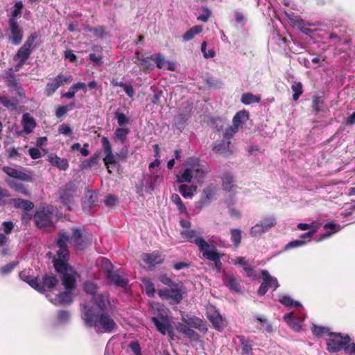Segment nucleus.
<instances>
[{
	"label": "nucleus",
	"mask_w": 355,
	"mask_h": 355,
	"mask_svg": "<svg viewBox=\"0 0 355 355\" xmlns=\"http://www.w3.org/2000/svg\"><path fill=\"white\" fill-rule=\"evenodd\" d=\"M222 182L223 189L227 192L231 191L234 187V178L233 175L230 172L224 174Z\"/></svg>",
	"instance_id": "nucleus-34"
},
{
	"label": "nucleus",
	"mask_w": 355,
	"mask_h": 355,
	"mask_svg": "<svg viewBox=\"0 0 355 355\" xmlns=\"http://www.w3.org/2000/svg\"><path fill=\"white\" fill-rule=\"evenodd\" d=\"M146 293L148 297H153L155 293V288L152 282L150 280L144 282Z\"/></svg>",
	"instance_id": "nucleus-60"
},
{
	"label": "nucleus",
	"mask_w": 355,
	"mask_h": 355,
	"mask_svg": "<svg viewBox=\"0 0 355 355\" xmlns=\"http://www.w3.org/2000/svg\"><path fill=\"white\" fill-rule=\"evenodd\" d=\"M82 318L86 326L101 329L106 333H111L118 327L107 311L94 312V307H88L87 305L83 306Z\"/></svg>",
	"instance_id": "nucleus-2"
},
{
	"label": "nucleus",
	"mask_w": 355,
	"mask_h": 355,
	"mask_svg": "<svg viewBox=\"0 0 355 355\" xmlns=\"http://www.w3.org/2000/svg\"><path fill=\"white\" fill-rule=\"evenodd\" d=\"M312 332L313 335L317 337H322L325 334L329 336V334L331 333L328 327L318 326L316 324H313L312 328Z\"/></svg>",
	"instance_id": "nucleus-53"
},
{
	"label": "nucleus",
	"mask_w": 355,
	"mask_h": 355,
	"mask_svg": "<svg viewBox=\"0 0 355 355\" xmlns=\"http://www.w3.org/2000/svg\"><path fill=\"white\" fill-rule=\"evenodd\" d=\"M327 350L329 353H337L344 349L346 354H349V352L346 349L350 345L351 338L349 336H343L340 333L332 332L326 340Z\"/></svg>",
	"instance_id": "nucleus-4"
},
{
	"label": "nucleus",
	"mask_w": 355,
	"mask_h": 355,
	"mask_svg": "<svg viewBox=\"0 0 355 355\" xmlns=\"http://www.w3.org/2000/svg\"><path fill=\"white\" fill-rule=\"evenodd\" d=\"M38 38V34L36 32L32 33L26 39L23 46L26 47L27 49H30V51H33L38 47V44L35 42V41Z\"/></svg>",
	"instance_id": "nucleus-38"
},
{
	"label": "nucleus",
	"mask_w": 355,
	"mask_h": 355,
	"mask_svg": "<svg viewBox=\"0 0 355 355\" xmlns=\"http://www.w3.org/2000/svg\"><path fill=\"white\" fill-rule=\"evenodd\" d=\"M150 59H151L156 63V66L159 69L163 68L166 62L164 57L160 53H157L155 55H151L150 57Z\"/></svg>",
	"instance_id": "nucleus-58"
},
{
	"label": "nucleus",
	"mask_w": 355,
	"mask_h": 355,
	"mask_svg": "<svg viewBox=\"0 0 355 355\" xmlns=\"http://www.w3.org/2000/svg\"><path fill=\"white\" fill-rule=\"evenodd\" d=\"M101 144L105 154V157L103 159L104 165L108 173L112 174L113 170L118 171L120 168V159H124L126 157L121 154L114 155L113 153L112 145L107 137H103L101 139Z\"/></svg>",
	"instance_id": "nucleus-3"
},
{
	"label": "nucleus",
	"mask_w": 355,
	"mask_h": 355,
	"mask_svg": "<svg viewBox=\"0 0 355 355\" xmlns=\"http://www.w3.org/2000/svg\"><path fill=\"white\" fill-rule=\"evenodd\" d=\"M94 53L89 55V60L94 63V66L101 67L103 64V55L102 53V48L98 46H94L92 49Z\"/></svg>",
	"instance_id": "nucleus-25"
},
{
	"label": "nucleus",
	"mask_w": 355,
	"mask_h": 355,
	"mask_svg": "<svg viewBox=\"0 0 355 355\" xmlns=\"http://www.w3.org/2000/svg\"><path fill=\"white\" fill-rule=\"evenodd\" d=\"M196 231L193 230H182L180 232V235L182 239L190 243H193L195 244L198 239H204L202 237L196 236Z\"/></svg>",
	"instance_id": "nucleus-37"
},
{
	"label": "nucleus",
	"mask_w": 355,
	"mask_h": 355,
	"mask_svg": "<svg viewBox=\"0 0 355 355\" xmlns=\"http://www.w3.org/2000/svg\"><path fill=\"white\" fill-rule=\"evenodd\" d=\"M71 75H65L62 73H58L51 82L47 83L44 94L47 96H51L56 90L64 84H69L73 81Z\"/></svg>",
	"instance_id": "nucleus-9"
},
{
	"label": "nucleus",
	"mask_w": 355,
	"mask_h": 355,
	"mask_svg": "<svg viewBox=\"0 0 355 355\" xmlns=\"http://www.w3.org/2000/svg\"><path fill=\"white\" fill-rule=\"evenodd\" d=\"M196 245L198 247L202 257L209 261H214L225 255L223 253L219 252L215 248L213 250H209L210 246L205 239H198Z\"/></svg>",
	"instance_id": "nucleus-11"
},
{
	"label": "nucleus",
	"mask_w": 355,
	"mask_h": 355,
	"mask_svg": "<svg viewBox=\"0 0 355 355\" xmlns=\"http://www.w3.org/2000/svg\"><path fill=\"white\" fill-rule=\"evenodd\" d=\"M83 289L85 293L94 296L97 295V291L98 287L96 283L92 281H87L84 283Z\"/></svg>",
	"instance_id": "nucleus-50"
},
{
	"label": "nucleus",
	"mask_w": 355,
	"mask_h": 355,
	"mask_svg": "<svg viewBox=\"0 0 355 355\" xmlns=\"http://www.w3.org/2000/svg\"><path fill=\"white\" fill-rule=\"evenodd\" d=\"M159 318L162 322L157 317L151 318V320L155 325L157 330L163 335H165L166 332L170 334L171 332V325L169 324L168 316L159 314Z\"/></svg>",
	"instance_id": "nucleus-18"
},
{
	"label": "nucleus",
	"mask_w": 355,
	"mask_h": 355,
	"mask_svg": "<svg viewBox=\"0 0 355 355\" xmlns=\"http://www.w3.org/2000/svg\"><path fill=\"white\" fill-rule=\"evenodd\" d=\"M6 183L11 189H15L17 192L26 196H29V192L24 184L10 180H6Z\"/></svg>",
	"instance_id": "nucleus-39"
},
{
	"label": "nucleus",
	"mask_w": 355,
	"mask_h": 355,
	"mask_svg": "<svg viewBox=\"0 0 355 355\" xmlns=\"http://www.w3.org/2000/svg\"><path fill=\"white\" fill-rule=\"evenodd\" d=\"M76 189V184L70 181L59 190L60 200L68 210H71V205L74 204Z\"/></svg>",
	"instance_id": "nucleus-8"
},
{
	"label": "nucleus",
	"mask_w": 355,
	"mask_h": 355,
	"mask_svg": "<svg viewBox=\"0 0 355 355\" xmlns=\"http://www.w3.org/2000/svg\"><path fill=\"white\" fill-rule=\"evenodd\" d=\"M203 14L197 17V19L200 21L207 22L209 17L211 16V12L207 6L202 8Z\"/></svg>",
	"instance_id": "nucleus-61"
},
{
	"label": "nucleus",
	"mask_w": 355,
	"mask_h": 355,
	"mask_svg": "<svg viewBox=\"0 0 355 355\" xmlns=\"http://www.w3.org/2000/svg\"><path fill=\"white\" fill-rule=\"evenodd\" d=\"M239 129L233 125L227 128L224 132V137L225 139H231L237 132Z\"/></svg>",
	"instance_id": "nucleus-64"
},
{
	"label": "nucleus",
	"mask_w": 355,
	"mask_h": 355,
	"mask_svg": "<svg viewBox=\"0 0 355 355\" xmlns=\"http://www.w3.org/2000/svg\"><path fill=\"white\" fill-rule=\"evenodd\" d=\"M106 279L109 281L111 284L115 286L123 288L126 289L128 286V279L122 277L118 270H114L112 266L110 268H107L103 270Z\"/></svg>",
	"instance_id": "nucleus-13"
},
{
	"label": "nucleus",
	"mask_w": 355,
	"mask_h": 355,
	"mask_svg": "<svg viewBox=\"0 0 355 355\" xmlns=\"http://www.w3.org/2000/svg\"><path fill=\"white\" fill-rule=\"evenodd\" d=\"M59 284V279L52 272L45 273L41 279H38L37 291L44 293L46 291H53Z\"/></svg>",
	"instance_id": "nucleus-10"
},
{
	"label": "nucleus",
	"mask_w": 355,
	"mask_h": 355,
	"mask_svg": "<svg viewBox=\"0 0 355 355\" xmlns=\"http://www.w3.org/2000/svg\"><path fill=\"white\" fill-rule=\"evenodd\" d=\"M18 265V261L10 262L1 268L0 272L2 275H8Z\"/></svg>",
	"instance_id": "nucleus-59"
},
{
	"label": "nucleus",
	"mask_w": 355,
	"mask_h": 355,
	"mask_svg": "<svg viewBox=\"0 0 355 355\" xmlns=\"http://www.w3.org/2000/svg\"><path fill=\"white\" fill-rule=\"evenodd\" d=\"M231 241L234 246L237 248L241 243V230L239 228L230 230Z\"/></svg>",
	"instance_id": "nucleus-47"
},
{
	"label": "nucleus",
	"mask_w": 355,
	"mask_h": 355,
	"mask_svg": "<svg viewBox=\"0 0 355 355\" xmlns=\"http://www.w3.org/2000/svg\"><path fill=\"white\" fill-rule=\"evenodd\" d=\"M324 104V98L320 96H313L312 97V105L311 107L315 114H318L322 110V105Z\"/></svg>",
	"instance_id": "nucleus-42"
},
{
	"label": "nucleus",
	"mask_w": 355,
	"mask_h": 355,
	"mask_svg": "<svg viewBox=\"0 0 355 355\" xmlns=\"http://www.w3.org/2000/svg\"><path fill=\"white\" fill-rule=\"evenodd\" d=\"M141 258L149 266H155L164 262V255L158 252H154L153 253H143Z\"/></svg>",
	"instance_id": "nucleus-21"
},
{
	"label": "nucleus",
	"mask_w": 355,
	"mask_h": 355,
	"mask_svg": "<svg viewBox=\"0 0 355 355\" xmlns=\"http://www.w3.org/2000/svg\"><path fill=\"white\" fill-rule=\"evenodd\" d=\"M239 338L241 347V354L242 355H250L252 353V340H250L248 338H245V337L243 335L237 336Z\"/></svg>",
	"instance_id": "nucleus-29"
},
{
	"label": "nucleus",
	"mask_w": 355,
	"mask_h": 355,
	"mask_svg": "<svg viewBox=\"0 0 355 355\" xmlns=\"http://www.w3.org/2000/svg\"><path fill=\"white\" fill-rule=\"evenodd\" d=\"M19 276L23 281L26 282L29 286H31L32 288L37 291L39 279L37 277H34L28 275H26L24 271L20 272Z\"/></svg>",
	"instance_id": "nucleus-48"
},
{
	"label": "nucleus",
	"mask_w": 355,
	"mask_h": 355,
	"mask_svg": "<svg viewBox=\"0 0 355 355\" xmlns=\"http://www.w3.org/2000/svg\"><path fill=\"white\" fill-rule=\"evenodd\" d=\"M241 101L244 105L258 103L261 101V97L259 95H255L250 92L243 93L241 96Z\"/></svg>",
	"instance_id": "nucleus-35"
},
{
	"label": "nucleus",
	"mask_w": 355,
	"mask_h": 355,
	"mask_svg": "<svg viewBox=\"0 0 355 355\" xmlns=\"http://www.w3.org/2000/svg\"><path fill=\"white\" fill-rule=\"evenodd\" d=\"M193 178V174L191 169L190 168H186L182 174L180 176H177V182H191Z\"/></svg>",
	"instance_id": "nucleus-56"
},
{
	"label": "nucleus",
	"mask_w": 355,
	"mask_h": 355,
	"mask_svg": "<svg viewBox=\"0 0 355 355\" xmlns=\"http://www.w3.org/2000/svg\"><path fill=\"white\" fill-rule=\"evenodd\" d=\"M217 189L214 185H209L206 187L202 191V198L199 202L200 207L207 205L211 200L216 197Z\"/></svg>",
	"instance_id": "nucleus-22"
},
{
	"label": "nucleus",
	"mask_w": 355,
	"mask_h": 355,
	"mask_svg": "<svg viewBox=\"0 0 355 355\" xmlns=\"http://www.w3.org/2000/svg\"><path fill=\"white\" fill-rule=\"evenodd\" d=\"M99 159L100 153H95L89 158L83 160L80 165V168L82 170L91 168L98 164Z\"/></svg>",
	"instance_id": "nucleus-31"
},
{
	"label": "nucleus",
	"mask_w": 355,
	"mask_h": 355,
	"mask_svg": "<svg viewBox=\"0 0 355 355\" xmlns=\"http://www.w3.org/2000/svg\"><path fill=\"white\" fill-rule=\"evenodd\" d=\"M182 320L190 328L197 329L202 332H207L208 330L206 322L197 316L193 315L189 317L187 319L182 317Z\"/></svg>",
	"instance_id": "nucleus-20"
},
{
	"label": "nucleus",
	"mask_w": 355,
	"mask_h": 355,
	"mask_svg": "<svg viewBox=\"0 0 355 355\" xmlns=\"http://www.w3.org/2000/svg\"><path fill=\"white\" fill-rule=\"evenodd\" d=\"M13 205L15 208L23 209L25 211H29L34 207L33 202L22 198H15L12 200Z\"/></svg>",
	"instance_id": "nucleus-32"
},
{
	"label": "nucleus",
	"mask_w": 355,
	"mask_h": 355,
	"mask_svg": "<svg viewBox=\"0 0 355 355\" xmlns=\"http://www.w3.org/2000/svg\"><path fill=\"white\" fill-rule=\"evenodd\" d=\"M48 162L55 167H57L60 170L66 171L69 168V162L67 159L60 158V157L51 154L48 156Z\"/></svg>",
	"instance_id": "nucleus-24"
},
{
	"label": "nucleus",
	"mask_w": 355,
	"mask_h": 355,
	"mask_svg": "<svg viewBox=\"0 0 355 355\" xmlns=\"http://www.w3.org/2000/svg\"><path fill=\"white\" fill-rule=\"evenodd\" d=\"M277 221L275 217H266L251 228L250 234L251 236L254 237L260 236L263 233L269 231L272 227H275Z\"/></svg>",
	"instance_id": "nucleus-12"
},
{
	"label": "nucleus",
	"mask_w": 355,
	"mask_h": 355,
	"mask_svg": "<svg viewBox=\"0 0 355 355\" xmlns=\"http://www.w3.org/2000/svg\"><path fill=\"white\" fill-rule=\"evenodd\" d=\"M71 291H65L58 295L60 304H70L73 301L71 294Z\"/></svg>",
	"instance_id": "nucleus-54"
},
{
	"label": "nucleus",
	"mask_w": 355,
	"mask_h": 355,
	"mask_svg": "<svg viewBox=\"0 0 355 355\" xmlns=\"http://www.w3.org/2000/svg\"><path fill=\"white\" fill-rule=\"evenodd\" d=\"M71 236L68 234L69 241L67 244L71 243L74 246L75 249L78 250H84L87 246L92 244V235L85 234L82 228L73 226L71 227ZM62 231H65L69 234L66 230H62Z\"/></svg>",
	"instance_id": "nucleus-5"
},
{
	"label": "nucleus",
	"mask_w": 355,
	"mask_h": 355,
	"mask_svg": "<svg viewBox=\"0 0 355 355\" xmlns=\"http://www.w3.org/2000/svg\"><path fill=\"white\" fill-rule=\"evenodd\" d=\"M171 199L172 202L177 205V208L180 213L187 214L186 206L177 193L172 194Z\"/></svg>",
	"instance_id": "nucleus-52"
},
{
	"label": "nucleus",
	"mask_w": 355,
	"mask_h": 355,
	"mask_svg": "<svg viewBox=\"0 0 355 355\" xmlns=\"http://www.w3.org/2000/svg\"><path fill=\"white\" fill-rule=\"evenodd\" d=\"M1 104L10 110H17V105H18V100L17 98L12 97L8 98L6 96H1Z\"/></svg>",
	"instance_id": "nucleus-41"
},
{
	"label": "nucleus",
	"mask_w": 355,
	"mask_h": 355,
	"mask_svg": "<svg viewBox=\"0 0 355 355\" xmlns=\"http://www.w3.org/2000/svg\"><path fill=\"white\" fill-rule=\"evenodd\" d=\"M261 274L263 282L266 283V285H267L269 288H272L273 290H276L279 286L277 278L272 277L268 270H262Z\"/></svg>",
	"instance_id": "nucleus-28"
},
{
	"label": "nucleus",
	"mask_w": 355,
	"mask_h": 355,
	"mask_svg": "<svg viewBox=\"0 0 355 355\" xmlns=\"http://www.w3.org/2000/svg\"><path fill=\"white\" fill-rule=\"evenodd\" d=\"M205 82L209 88L212 89H220L223 85V82L220 79L211 76H207L205 78Z\"/></svg>",
	"instance_id": "nucleus-49"
},
{
	"label": "nucleus",
	"mask_w": 355,
	"mask_h": 355,
	"mask_svg": "<svg viewBox=\"0 0 355 355\" xmlns=\"http://www.w3.org/2000/svg\"><path fill=\"white\" fill-rule=\"evenodd\" d=\"M279 301L281 304L287 307L301 306V304L299 302L294 301L289 295H282Z\"/></svg>",
	"instance_id": "nucleus-51"
},
{
	"label": "nucleus",
	"mask_w": 355,
	"mask_h": 355,
	"mask_svg": "<svg viewBox=\"0 0 355 355\" xmlns=\"http://www.w3.org/2000/svg\"><path fill=\"white\" fill-rule=\"evenodd\" d=\"M222 279L224 285L232 292L240 293L241 291L239 282L234 275L224 272L222 275Z\"/></svg>",
	"instance_id": "nucleus-19"
},
{
	"label": "nucleus",
	"mask_w": 355,
	"mask_h": 355,
	"mask_svg": "<svg viewBox=\"0 0 355 355\" xmlns=\"http://www.w3.org/2000/svg\"><path fill=\"white\" fill-rule=\"evenodd\" d=\"M196 186H188L187 184H181L179 187V191L184 198H191L193 196V193L196 191Z\"/></svg>",
	"instance_id": "nucleus-46"
},
{
	"label": "nucleus",
	"mask_w": 355,
	"mask_h": 355,
	"mask_svg": "<svg viewBox=\"0 0 355 355\" xmlns=\"http://www.w3.org/2000/svg\"><path fill=\"white\" fill-rule=\"evenodd\" d=\"M202 31V28L200 25L194 26L188 30L182 36L184 41H189L194 38V37L200 34Z\"/></svg>",
	"instance_id": "nucleus-40"
},
{
	"label": "nucleus",
	"mask_w": 355,
	"mask_h": 355,
	"mask_svg": "<svg viewBox=\"0 0 355 355\" xmlns=\"http://www.w3.org/2000/svg\"><path fill=\"white\" fill-rule=\"evenodd\" d=\"M9 28L10 30V40L15 45H19L23 39V31L19 28L18 22L15 19H10L9 21Z\"/></svg>",
	"instance_id": "nucleus-15"
},
{
	"label": "nucleus",
	"mask_w": 355,
	"mask_h": 355,
	"mask_svg": "<svg viewBox=\"0 0 355 355\" xmlns=\"http://www.w3.org/2000/svg\"><path fill=\"white\" fill-rule=\"evenodd\" d=\"M31 53L32 51H30V49H27L26 47L21 46L17 51V53L14 55L13 60L15 61L21 60L26 62Z\"/></svg>",
	"instance_id": "nucleus-36"
},
{
	"label": "nucleus",
	"mask_w": 355,
	"mask_h": 355,
	"mask_svg": "<svg viewBox=\"0 0 355 355\" xmlns=\"http://www.w3.org/2000/svg\"><path fill=\"white\" fill-rule=\"evenodd\" d=\"M69 236L67 232L60 231L54 240L55 245L58 248L56 254L53 257L52 262L55 270L62 275V283L67 291H73L76 286L75 275L76 272L73 270L69 261L70 252L67 243Z\"/></svg>",
	"instance_id": "nucleus-1"
},
{
	"label": "nucleus",
	"mask_w": 355,
	"mask_h": 355,
	"mask_svg": "<svg viewBox=\"0 0 355 355\" xmlns=\"http://www.w3.org/2000/svg\"><path fill=\"white\" fill-rule=\"evenodd\" d=\"M292 91L293 92V99L297 101L300 96L303 93L302 84L301 82H295L291 86Z\"/></svg>",
	"instance_id": "nucleus-55"
},
{
	"label": "nucleus",
	"mask_w": 355,
	"mask_h": 355,
	"mask_svg": "<svg viewBox=\"0 0 355 355\" xmlns=\"http://www.w3.org/2000/svg\"><path fill=\"white\" fill-rule=\"evenodd\" d=\"M53 217V211L47 207H43L37 209L33 216V219L38 228L44 229L55 227Z\"/></svg>",
	"instance_id": "nucleus-6"
},
{
	"label": "nucleus",
	"mask_w": 355,
	"mask_h": 355,
	"mask_svg": "<svg viewBox=\"0 0 355 355\" xmlns=\"http://www.w3.org/2000/svg\"><path fill=\"white\" fill-rule=\"evenodd\" d=\"M2 171L10 178L27 182H33V178L30 173H24L10 166H3Z\"/></svg>",
	"instance_id": "nucleus-16"
},
{
	"label": "nucleus",
	"mask_w": 355,
	"mask_h": 355,
	"mask_svg": "<svg viewBox=\"0 0 355 355\" xmlns=\"http://www.w3.org/2000/svg\"><path fill=\"white\" fill-rule=\"evenodd\" d=\"M191 166V168L190 169H191L192 173H194L198 178L204 177L209 171L207 168H205L204 166L200 165L198 159L193 160Z\"/></svg>",
	"instance_id": "nucleus-33"
},
{
	"label": "nucleus",
	"mask_w": 355,
	"mask_h": 355,
	"mask_svg": "<svg viewBox=\"0 0 355 355\" xmlns=\"http://www.w3.org/2000/svg\"><path fill=\"white\" fill-rule=\"evenodd\" d=\"M92 305L94 312L107 311L110 306V295L108 293H98L92 297Z\"/></svg>",
	"instance_id": "nucleus-14"
},
{
	"label": "nucleus",
	"mask_w": 355,
	"mask_h": 355,
	"mask_svg": "<svg viewBox=\"0 0 355 355\" xmlns=\"http://www.w3.org/2000/svg\"><path fill=\"white\" fill-rule=\"evenodd\" d=\"M189 114L187 113H180L174 118L175 125L178 129L182 130L184 128L185 124L189 118Z\"/></svg>",
	"instance_id": "nucleus-44"
},
{
	"label": "nucleus",
	"mask_w": 355,
	"mask_h": 355,
	"mask_svg": "<svg viewBox=\"0 0 355 355\" xmlns=\"http://www.w3.org/2000/svg\"><path fill=\"white\" fill-rule=\"evenodd\" d=\"M182 285L175 284L170 286V288H163L158 290V295L162 299L167 300L172 304H178L183 299V291Z\"/></svg>",
	"instance_id": "nucleus-7"
},
{
	"label": "nucleus",
	"mask_w": 355,
	"mask_h": 355,
	"mask_svg": "<svg viewBox=\"0 0 355 355\" xmlns=\"http://www.w3.org/2000/svg\"><path fill=\"white\" fill-rule=\"evenodd\" d=\"M4 78L6 80L7 86L9 87H12L13 85L19 83L16 78L12 68H10L5 71Z\"/></svg>",
	"instance_id": "nucleus-43"
},
{
	"label": "nucleus",
	"mask_w": 355,
	"mask_h": 355,
	"mask_svg": "<svg viewBox=\"0 0 355 355\" xmlns=\"http://www.w3.org/2000/svg\"><path fill=\"white\" fill-rule=\"evenodd\" d=\"M286 15L292 27L299 28L305 34H308L311 31L309 28L306 27V23L300 16L295 15L293 12L286 13Z\"/></svg>",
	"instance_id": "nucleus-17"
},
{
	"label": "nucleus",
	"mask_w": 355,
	"mask_h": 355,
	"mask_svg": "<svg viewBox=\"0 0 355 355\" xmlns=\"http://www.w3.org/2000/svg\"><path fill=\"white\" fill-rule=\"evenodd\" d=\"M207 318L215 329L220 331L224 329L223 320L218 313H214L213 314L207 313Z\"/></svg>",
	"instance_id": "nucleus-26"
},
{
	"label": "nucleus",
	"mask_w": 355,
	"mask_h": 355,
	"mask_svg": "<svg viewBox=\"0 0 355 355\" xmlns=\"http://www.w3.org/2000/svg\"><path fill=\"white\" fill-rule=\"evenodd\" d=\"M130 133L128 128H118L114 132V139L119 141L123 144L127 139V135Z\"/></svg>",
	"instance_id": "nucleus-45"
},
{
	"label": "nucleus",
	"mask_w": 355,
	"mask_h": 355,
	"mask_svg": "<svg viewBox=\"0 0 355 355\" xmlns=\"http://www.w3.org/2000/svg\"><path fill=\"white\" fill-rule=\"evenodd\" d=\"M21 125L24 132L28 135L33 131L37 124L35 119L29 113H25L22 116Z\"/></svg>",
	"instance_id": "nucleus-23"
},
{
	"label": "nucleus",
	"mask_w": 355,
	"mask_h": 355,
	"mask_svg": "<svg viewBox=\"0 0 355 355\" xmlns=\"http://www.w3.org/2000/svg\"><path fill=\"white\" fill-rule=\"evenodd\" d=\"M249 112L243 110L239 111L233 117V125L239 129V126L247 121L249 119Z\"/></svg>",
	"instance_id": "nucleus-30"
},
{
	"label": "nucleus",
	"mask_w": 355,
	"mask_h": 355,
	"mask_svg": "<svg viewBox=\"0 0 355 355\" xmlns=\"http://www.w3.org/2000/svg\"><path fill=\"white\" fill-rule=\"evenodd\" d=\"M283 318L288 325L293 330L298 331L301 329V321L299 318L293 315V312L286 313Z\"/></svg>",
	"instance_id": "nucleus-27"
},
{
	"label": "nucleus",
	"mask_w": 355,
	"mask_h": 355,
	"mask_svg": "<svg viewBox=\"0 0 355 355\" xmlns=\"http://www.w3.org/2000/svg\"><path fill=\"white\" fill-rule=\"evenodd\" d=\"M256 320L261 323L267 332L270 333L272 331V324L267 320V319L262 318L261 316H256Z\"/></svg>",
	"instance_id": "nucleus-62"
},
{
	"label": "nucleus",
	"mask_w": 355,
	"mask_h": 355,
	"mask_svg": "<svg viewBox=\"0 0 355 355\" xmlns=\"http://www.w3.org/2000/svg\"><path fill=\"white\" fill-rule=\"evenodd\" d=\"M114 118L117 120V123L119 126H123L130 121V119L124 113L119 111L115 112Z\"/></svg>",
	"instance_id": "nucleus-57"
},
{
	"label": "nucleus",
	"mask_w": 355,
	"mask_h": 355,
	"mask_svg": "<svg viewBox=\"0 0 355 355\" xmlns=\"http://www.w3.org/2000/svg\"><path fill=\"white\" fill-rule=\"evenodd\" d=\"M87 202L89 207L96 205L98 202V193L94 191H89Z\"/></svg>",
	"instance_id": "nucleus-63"
}]
</instances>
